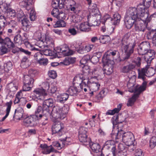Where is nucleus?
I'll use <instances>...</instances> for the list:
<instances>
[{"label": "nucleus", "mask_w": 156, "mask_h": 156, "mask_svg": "<svg viewBox=\"0 0 156 156\" xmlns=\"http://www.w3.org/2000/svg\"><path fill=\"white\" fill-rule=\"evenodd\" d=\"M12 103V101H10L9 102H7L6 103L5 105L7 106L6 109V113L5 115L0 120L1 122L4 121L9 115Z\"/></svg>", "instance_id": "32"}, {"label": "nucleus", "mask_w": 156, "mask_h": 156, "mask_svg": "<svg viewBox=\"0 0 156 156\" xmlns=\"http://www.w3.org/2000/svg\"><path fill=\"white\" fill-rule=\"evenodd\" d=\"M114 142L113 140H110L107 141L104 144V147L107 149L111 148L112 146H114Z\"/></svg>", "instance_id": "52"}, {"label": "nucleus", "mask_w": 156, "mask_h": 156, "mask_svg": "<svg viewBox=\"0 0 156 156\" xmlns=\"http://www.w3.org/2000/svg\"><path fill=\"white\" fill-rule=\"evenodd\" d=\"M123 142L127 146L132 145L135 140L134 136L130 132L124 133L122 136Z\"/></svg>", "instance_id": "9"}, {"label": "nucleus", "mask_w": 156, "mask_h": 156, "mask_svg": "<svg viewBox=\"0 0 156 156\" xmlns=\"http://www.w3.org/2000/svg\"><path fill=\"white\" fill-rule=\"evenodd\" d=\"M48 62V60L47 58H43L42 57L37 62V63L40 65L44 66L47 65Z\"/></svg>", "instance_id": "49"}, {"label": "nucleus", "mask_w": 156, "mask_h": 156, "mask_svg": "<svg viewBox=\"0 0 156 156\" xmlns=\"http://www.w3.org/2000/svg\"><path fill=\"white\" fill-rule=\"evenodd\" d=\"M41 109L42 108L41 106H38L35 112V114L33 115L35 116L38 120L43 118L45 119V121H47L48 118L45 115H42V113L43 112L41 110Z\"/></svg>", "instance_id": "22"}, {"label": "nucleus", "mask_w": 156, "mask_h": 156, "mask_svg": "<svg viewBox=\"0 0 156 156\" xmlns=\"http://www.w3.org/2000/svg\"><path fill=\"white\" fill-rule=\"evenodd\" d=\"M24 122L27 124L31 126H34L36 125V121L37 120V119L33 115L29 116H25L24 118Z\"/></svg>", "instance_id": "18"}, {"label": "nucleus", "mask_w": 156, "mask_h": 156, "mask_svg": "<svg viewBox=\"0 0 156 156\" xmlns=\"http://www.w3.org/2000/svg\"><path fill=\"white\" fill-rule=\"evenodd\" d=\"M78 138L80 142L84 145H87L90 144V140L87 137V135H79Z\"/></svg>", "instance_id": "28"}, {"label": "nucleus", "mask_w": 156, "mask_h": 156, "mask_svg": "<svg viewBox=\"0 0 156 156\" xmlns=\"http://www.w3.org/2000/svg\"><path fill=\"white\" fill-rule=\"evenodd\" d=\"M94 21L93 22L92 24H90L87 22H83L80 23L78 26L76 27L78 30L82 32H88L91 30L90 27L92 26H95L98 25V23L96 21L95 18H93Z\"/></svg>", "instance_id": "7"}, {"label": "nucleus", "mask_w": 156, "mask_h": 156, "mask_svg": "<svg viewBox=\"0 0 156 156\" xmlns=\"http://www.w3.org/2000/svg\"><path fill=\"white\" fill-rule=\"evenodd\" d=\"M68 91L71 96H76L79 93L77 88L74 86H71L69 88Z\"/></svg>", "instance_id": "38"}, {"label": "nucleus", "mask_w": 156, "mask_h": 156, "mask_svg": "<svg viewBox=\"0 0 156 156\" xmlns=\"http://www.w3.org/2000/svg\"><path fill=\"white\" fill-rule=\"evenodd\" d=\"M10 8V6L9 4L3 2L0 7V13L1 12V11L4 12H5L6 13L8 11V10Z\"/></svg>", "instance_id": "40"}, {"label": "nucleus", "mask_w": 156, "mask_h": 156, "mask_svg": "<svg viewBox=\"0 0 156 156\" xmlns=\"http://www.w3.org/2000/svg\"><path fill=\"white\" fill-rule=\"evenodd\" d=\"M83 74H80L76 76L73 79L74 83H77L80 85L83 81V80L88 78V75L89 73V70L87 72L83 71Z\"/></svg>", "instance_id": "12"}, {"label": "nucleus", "mask_w": 156, "mask_h": 156, "mask_svg": "<svg viewBox=\"0 0 156 156\" xmlns=\"http://www.w3.org/2000/svg\"><path fill=\"white\" fill-rule=\"evenodd\" d=\"M40 147L44 149L43 153L45 154H50L54 151V149L51 145L48 146L46 144H41Z\"/></svg>", "instance_id": "27"}, {"label": "nucleus", "mask_w": 156, "mask_h": 156, "mask_svg": "<svg viewBox=\"0 0 156 156\" xmlns=\"http://www.w3.org/2000/svg\"><path fill=\"white\" fill-rule=\"evenodd\" d=\"M23 110L21 108H18L17 109H16L14 114V115L17 116V118L19 120L24 119L25 115L23 114Z\"/></svg>", "instance_id": "25"}, {"label": "nucleus", "mask_w": 156, "mask_h": 156, "mask_svg": "<svg viewBox=\"0 0 156 156\" xmlns=\"http://www.w3.org/2000/svg\"><path fill=\"white\" fill-rule=\"evenodd\" d=\"M43 56V55L40 51H37L34 54V58L37 62L38 60L42 58Z\"/></svg>", "instance_id": "57"}, {"label": "nucleus", "mask_w": 156, "mask_h": 156, "mask_svg": "<svg viewBox=\"0 0 156 156\" xmlns=\"http://www.w3.org/2000/svg\"><path fill=\"white\" fill-rule=\"evenodd\" d=\"M137 21L135 24V30L137 31H142L144 32L147 30V24H146L144 23V21L143 23H140L139 22Z\"/></svg>", "instance_id": "21"}, {"label": "nucleus", "mask_w": 156, "mask_h": 156, "mask_svg": "<svg viewBox=\"0 0 156 156\" xmlns=\"http://www.w3.org/2000/svg\"><path fill=\"white\" fill-rule=\"evenodd\" d=\"M23 84L22 89L23 91H27L31 90L33 85H31L29 84H26L25 83H23Z\"/></svg>", "instance_id": "56"}, {"label": "nucleus", "mask_w": 156, "mask_h": 156, "mask_svg": "<svg viewBox=\"0 0 156 156\" xmlns=\"http://www.w3.org/2000/svg\"><path fill=\"white\" fill-rule=\"evenodd\" d=\"M17 24V23L15 21L12 20L9 23V26L10 28L15 29Z\"/></svg>", "instance_id": "64"}, {"label": "nucleus", "mask_w": 156, "mask_h": 156, "mask_svg": "<svg viewBox=\"0 0 156 156\" xmlns=\"http://www.w3.org/2000/svg\"><path fill=\"white\" fill-rule=\"evenodd\" d=\"M138 7L139 5L137 8L134 7L129 8L126 11V16L142 20V16L144 15L146 11L143 9H139Z\"/></svg>", "instance_id": "3"}, {"label": "nucleus", "mask_w": 156, "mask_h": 156, "mask_svg": "<svg viewBox=\"0 0 156 156\" xmlns=\"http://www.w3.org/2000/svg\"><path fill=\"white\" fill-rule=\"evenodd\" d=\"M89 86H90V90L91 91V93L90 94H93L94 92H95L98 91L100 86V84L98 83L95 82H92L91 83L89 81Z\"/></svg>", "instance_id": "24"}, {"label": "nucleus", "mask_w": 156, "mask_h": 156, "mask_svg": "<svg viewBox=\"0 0 156 156\" xmlns=\"http://www.w3.org/2000/svg\"><path fill=\"white\" fill-rule=\"evenodd\" d=\"M36 18L35 13L33 9H31L30 14L29 18L30 20L31 21H34Z\"/></svg>", "instance_id": "55"}, {"label": "nucleus", "mask_w": 156, "mask_h": 156, "mask_svg": "<svg viewBox=\"0 0 156 156\" xmlns=\"http://www.w3.org/2000/svg\"><path fill=\"white\" fill-rule=\"evenodd\" d=\"M20 5L22 7L25 8L28 11L30 9V3L29 2L28 0H23L20 2Z\"/></svg>", "instance_id": "39"}, {"label": "nucleus", "mask_w": 156, "mask_h": 156, "mask_svg": "<svg viewBox=\"0 0 156 156\" xmlns=\"http://www.w3.org/2000/svg\"><path fill=\"white\" fill-rule=\"evenodd\" d=\"M21 22L22 25L23 27H27L29 26V21L25 17H23V18L21 19Z\"/></svg>", "instance_id": "47"}, {"label": "nucleus", "mask_w": 156, "mask_h": 156, "mask_svg": "<svg viewBox=\"0 0 156 156\" xmlns=\"http://www.w3.org/2000/svg\"><path fill=\"white\" fill-rule=\"evenodd\" d=\"M29 57L26 56L23 57L21 60L20 63L21 66L23 68H26L28 67L30 65L28 58Z\"/></svg>", "instance_id": "31"}, {"label": "nucleus", "mask_w": 156, "mask_h": 156, "mask_svg": "<svg viewBox=\"0 0 156 156\" xmlns=\"http://www.w3.org/2000/svg\"><path fill=\"white\" fill-rule=\"evenodd\" d=\"M69 108V107L67 105H65L62 108L58 106H54L52 112L53 118L57 119H63L68 113Z\"/></svg>", "instance_id": "2"}, {"label": "nucleus", "mask_w": 156, "mask_h": 156, "mask_svg": "<svg viewBox=\"0 0 156 156\" xmlns=\"http://www.w3.org/2000/svg\"><path fill=\"white\" fill-rule=\"evenodd\" d=\"M90 56L89 55H87L84 56L82 59L80 61V63L81 64L80 66L82 67L83 69V71H85V69H87V72L88 70L89 69V68L88 66L85 65V64L89 61H90Z\"/></svg>", "instance_id": "20"}, {"label": "nucleus", "mask_w": 156, "mask_h": 156, "mask_svg": "<svg viewBox=\"0 0 156 156\" xmlns=\"http://www.w3.org/2000/svg\"><path fill=\"white\" fill-rule=\"evenodd\" d=\"M121 18L120 15L118 13H116L113 15L112 18L110 19L113 24L114 25H116L119 23Z\"/></svg>", "instance_id": "30"}, {"label": "nucleus", "mask_w": 156, "mask_h": 156, "mask_svg": "<svg viewBox=\"0 0 156 156\" xmlns=\"http://www.w3.org/2000/svg\"><path fill=\"white\" fill-rule=\"evenodd\" d=\"M4 44L9 48H13L15 47L14 44L11 41V39L8 37L5 38Z\"/></svg>", "instance_id": "37"}, {"label": "nucleus", "mask_w": 156, "mask_h": 156, "mask_svg": "<svg viewBox=\"0 0 156 156\" xmlns=\"http://www.w3.org/2000/svg\"><path fill=\"white\" fill-rule=\"evenodd\" d=\"M58 11V8L54 9L51 12V14L55 17L59 18V14Z\"/></svg>", "instance_id": "59"}, {"label": "nucleus", "mask_w": 156, "mask_h": 156, "mask_svg": "<svg viewBox=\"0 0 156 156\" xmlns=\"http://www.w3.org/2000/svg\"><path fill=\"white\" fill-rule=\"evenodd\" d=\"M140 20L139 19H136L133 18L126 16L124 20L125 26L127 29H130L137 21H139Z\"/></svg>", "instance_id": "15"}, {"label": "nucleus", "mask_w": 156, "mask_h": 156, "mask_svg": "<svg viewBox=\"0 0 156 156\" xmlns=\"http://www.w3.org/2000/svg\"><path fill=\"white\" fill-rule=\"evenodd\" d=\"M49 88V85L48 83L45 84V89L37 88L34 91L36 94V96L37 97L36 101H38L39 100L43 101L44 99V96L46 95L47 94L46 91L49 94H54L57 90V88L55 87H51Z\"/></svg>", "instance_id": "1"}, {"label": "nucleus", "mask_w": 156, "mask_h": 156, "mask_svg": "<svg viewBox=\"0 0 156 156\" xmlns=\"http://www.w3.org/2000/svg\"><path fill=\"white\" fill-rule=\"evenodd\" d=\"M88 129L83 127L80 128L79 131V135H87Z\"/></svg>", "instance_id": "48"}, {"label": "nucleus", "mask_w": 156, "mask_h": 156, "mask_svg": "<svg viewBox=\"0 0 156 156\" xmlns=\"http://www.w3.org/2000/svg\"><path fill=\"white\" fill-rule=\"evenodd\" d=\"M43 103L50 107H51L53 105V101L52 99L50 98L44 100Z\"/></svg>", "instance_id": "53"}, {"label": "nucleus", "mask_w": 156, "mask_h": 156, "mask_svg": "<svg viewBox=\"0 0 156 156\" xmlns=\"http://www.w3.org/2000/svg\"><path fill=\"white\" fill-rule=\"evenodd\" d=\"M37 71L34 69H30L28 71V74L27 75H29L30 77L33 78L35 74L37 73Z\"/></svg>", "instance_id": "62"}, {"label": "nucleus", "mask_w": 156, "mask_h": 156, "mask_svg": "<svg viewBox=\"0 0 156 156\" xmlns=\"http://www.w3.org/2000/svg\"><path fill=\"white\" fill-rule=\"evenodd\" d=\"M155 51L153 50L149 49L146 54H145L144 58L147 64H150L151 62L154 58L155 56Z\"/></svg>", "instance_id": "19"}, {"label": "nucleus", "mask_w": 156, "mask_h": 156, "mask_svg": "<svg viewBox=\"0 0 156 156\" xmlns=\"http://www.w3.org/2000/svg\"><path fill=\"white\" fill-rule=\"evenodd\" d=\"M26 91H23V90H20L19 92H18L16 94L17 97H18L20 99L22 98H24L26 96V94L25 92Z\"/></svg>", "instance_id": "63"}, {"label": "nucleus", "mask_w": 156, "mask_h": 156, "mask_svg": "<svg viewBox=\"0 0 156 156\" xmlns=\"http://www.w3.org/2000/svg\"><path fill=\"white\" fill-rule=\"evenodd\" d=\"M14 40L15 43H19L20 41L21 43H22V41H23L21 35L19 34H17L14 37Z\"/></svg>", "instance_id": "54"}, {"label": "nucleus", "mask_w": 156, "mask_h": 156, "mask_svg": "<svg viewBox=\"0 0 156 156\" xmlns=\"http://www.w3.org/2000/svg\"><path fill=\"white\" fill-rule=\"evenodd\" d=\"M119 117L118 115L114 116L112 119V121L113 126L116 125L118 123H121L122 122L119 121Z\"/></svg>", "instance_id": "60"}, {"label": "nucleus", "mask_w": 156, "mask_h": 156, "mask_svg": "<svg viewBox=\"0 0 156 156\" xmlns=\"http://www.w3.org/2000/svg\"><path fill=\"white\" fill-rule=\"evenodd\" d=\"M152 0H144L143 1L142 3H140L139 5L138 8L139 9H144V11L145 10H147L151 4V2Z\"/></svg>", "instance_id": "26"}, {"label": "nucleus", "mask_w": 156, "mask_h": 156, "mask_svg": "<svg viewBox=\"0 0 156 156\" xmlns=\"http://www.w3.org/2000/svg\"><path fill=\"white\" fill-rule=\"evenodd\" d=\"M156 145V137L152 136L149 142V147L151 149L154 148Z\"/></svg>", "instance_id": "46"}, {"label": "nucleus", "mask_w": 156, "mask_h": 156, "mask_svg": "<svg viewBox=\"0 0 156 156\" xmlns=\"http://www.w3.org/2000/svg\"><path fill=\"white\" fill-rule=\"evenodd\" d=\"M5 14L7 17L11 19L15 17L16 15L15 11L11 8L9 9Z\"/></svg>", "instance_id": "36"}, {"label": "nucleus", "mask_w": 156, "mask_h": 156, "mask_svg": "<svg viewBox=\"0 0 156 156\" xmlns=\"http://www.w3.org/2000/svg\"><path fill=\"white\" fill-rule=\"evenodd\" d=\"M108 36H101L99 37V39L101 43L103 44L106 43L108 40Z\"/></svg>", "instance_id": "51"}, {"label": "nucleus", "mask_w": 156, "mask_h": 156, "mask_svg": "<svg viewBox=\"0 0 156 156\" xmlns=\"http://www.w3.org/2000/svg\"><path fill=\"white\" fill-rule=\"evenodd\" d=\"M150 43L147 41L143 42L138 46V51L140 55H144L150 48Z\"/></svg>", "instance_id": "10"}, {"label": "nucleus", "mask_w": 156, "mask_h": 156, "mask_svg": "<svg viewBox=\"0 0 156 156\" xmlns=\"http://www.w3.org/2000/svg\"><path fill=\"white\" fill-rule=\"evenodd\" d=\"M135 45V42L121 47V50L124 53V56L120 59L121 61H126L131 58V56L134 52Z\"/></svg>", "instance_id": "4"}, {"label": "nucleus", "mask_w": 156, "mask_h": 156, "mask_svg": "<svg viewBox=\"0 0 156 156\" xmlns=\"http://www.w3.org/2000/svg\"><path fill=\"white\" fill-rule=\"evenodd\" d=\"M66 26V23L65 21L63 20H58L53 24L54 27L57 28L61 27H65Z\"/></svg>", "instance_id": "41"}, {"label": "nucleus", "mask_w": 156, "mask_h": 156, "mask_svg": "<svg viewBox=\"0 0 156 156\" xmlns=\"http://www.w3.org/2000/svg\"><path fill=\"white\" fill-rule=\"evenodd\" d=\"M138 88H136L135 89L136 94H134L131 98L128 99L127 103V105L128 106H131L133 105L134 102L136 100L137 98L139 97V95L140 93L144 91L142 90H139Z\"/></svg>", "instance_id": "13"}, {"label": "nucleus", "mask_w": 156, "mask_h": 156, "mask_svg": "<svg viewBox=\"0 0 156 156\" xmlns=\"http://www.w3.org/2000/svg\"><path fill=\"white\" fill-rule=\"evenodd\" d=\"M90 147L93 151L96 153L99 152L100 149L99 144L97 143H92L90 142L89 144Z\"/></svg>", "instance_id": "34"}, {"label": "nucleus", "mask_w": 156, "mask_h": 156, "mask_svg": "<svg viewBox=\"0 0 156 156\" xmlns=\"http://www.w3.org/2000/svg\"><path fill=\"white\" fill-rule=\"evenodd\" d=\"M12 65L11 62H8L5 63L4 65V67L5 70V72H8L12 68Z\"/></svg>", "instance_id": "44"}, {"label": "nucleus", "mask_w": 156, "mask_h": 156, "mask_svg": "<svg viewBox=\"0 0 156 156\" xmlns=\"http://www.w3.org/2000/svg\"><path fill=\"white\" fill-rule=\"evenodd\" d=\"M150 69L149 66H147L145 68H143L141 69H138V77L139 79H141L143 81L141 85L139 87V90H146L148 81L145 76H146V73L147 71L150 70Z\"/></svg>", "instance_id": "5"}, {"label": "nucleus", "mask_w": 156, "mask_h": 156, "mask_svg": "<svg viewBox=\"0 0 156 156\" xmlns=\"http://www.w3.org/2000/svg\"><path fill=\"white\" fill-rule=\"evenodd\" d=\"M34 82L33 78L30 77L29 75H26L24 76L23 83L26 84H29L31 85H33Z\"/></svg>", "instance_id": "35"}, {"label": "nucleus", "mask_w": 156, "mask_h": 156, "mask_svg": "<svg viewBox=\"0 0 156 156\" xmlns=\"http://www.w3.org/2000/svg\"><path fill=\"white\" fill-rule=\"evenodd\" d=\"M50 107L48 105H46V104H44L43 103L42 106L43 113V114H44V112H46V113H45L44 114L47 117L50 115L49 110Z\"/></svg>", "instance_id": "42"}, {"label": "nucleus", "mask_w": 156, "mask_h": 156, "mask_svg": "<svg viewBox=\"0 0 156 156\" xmlns=\"http://www.w3.org/2000/svg\"><path fill=\"white\" fill-rule=\"evenodd\" d=\"M64 125L58 121H55L52 124L51 130L52 134H56L60 136L64 132Z\"/></svg>", "instance_id": "6"}, {"label": "nucleus", "mask_w": 156, "mask_h": 156, "mask_svg": "<svg viewBox=\"0 0 156 156\" xmlns=\"http://www.w3.org/2000/svg\"><path fill=\"white\" fill-rule=\"evenodd\" d=\"M69 97L68 94L64 93L61 94L57 97V100L58 102L63 103L66 101Z\"/></svg>", "instance_id": "29"}, {"label": "nucleus", "mask_w": 156, "mask_h": 156, "mask_svg": "<svg viewBox=\"0 0 156 156\" xmlns=\"http://www.w3.org/2000/svg\"><path fill=\"white\" fill-rule=\"evenodd\" d=\"M144 12V15L142 16V20L147 23L150 22H156V12L149 16V14L147 11Z\"/></svg>", "instance_id": "17"}, {"label": "nucleus", "mask_w": 156, "mask_h": 156, "mask_svg": "<svg viewBox=\"0 0 156 156\" xmlns=\"http://www.w3.org/2000/svg\"><path fill=\"white\" fill-rule=\"evenodd\" d=\"M52 145L54 147H55L58 150H60L63 148V145H61V143L59 142L55 141L53 143Z\"/></svg>", "instance_id": "58"}, {"label": "nucleus", "mask_w": 156, "mask_h": 156, "mask_svg": "<svg viewBox=\"0 0 156 156\" xmlns=\"http://www.w3.org/2000/svg\"><path fill=\"white\" fill-rule=\"evenodd\" d=\"M122 105V104H119L118 105L117 108H115L112 110H108L106 113V115H113L115 113H118L121 109Z\"/></svg>", "instance_id": "33"}, {"label": "nucleus", "mask_w": 156, "mask_h": 156, "mask_svg": "<svg viewBox=\"0 0 156 156\" xmlns=\"http://www.w3.org/2000/svg\"><path fill=\"white\" fill-rule=\"evenodd\" d=\"M66 47V46H65V48H60L59 51H58L57 52H62L65 56L72 55L75 53V51L69 49L67 47Z\"/></svg>", "instance_id": "23"}, {"label": "nucleus", "mask_w": 156, "mask_h": 156, "mask_svg": "<svg viewBox=\"0 0 156 156\" xmlns=\"http://www.w3.org/2000/svg\"><path fill=\"white\" fill-rule=\"evenodd\" d=\"M80 85L82 90H83L84 88H86L87 86L89 87V80L88 78L84 79L83 82Z\"/></svg>", "instance_id": "43"}, {"label": "nucleus", "mask_w": 156, "mask_h": 156, "mask_svg": "<svg viewBox=\"0 0 156 156\" xmlns=\"http://www.w3.org/2000/svg\"><path fill=\"white\" fill-rule=\"evenodd\" d=\"M135 77V76L134 74L131 76L130 77H129V80L127 85L128 87L130 88L133 86L134 83L135 81L134 80Z\"/></svg>", "instance_id": "45"}, {"label": "nucleus", "mask_w": 156, "mask_h": 156, "mask_svg": "<svg viewBox=\"0 0 156 156\" xmlns=\"http://www.w3.org/2000/svg\"><path fill=\"white\" fill-rule=\"evenodd\" d=\"M108 57L109 56L107 55L104 56L102 59L103 63L107 65L105 66V68L103 69L104 73L108 75H110L113 72L112 67L108 66L109 63L111 61V60L108 58Z\"/></svg>", "instance_id": "11"}, {"label": "nucleus", "mask_w": 156, "mask_h": 156, "mask_svg": "<svg viewBox=\"0 0 156 156\" xmlns=\"http://www.w3.org/2000/svg\"><path fill=\"white\" fill-rule=\"evenodd\" d=\"M6 18L5 16H0V25L4 27L6 21Z\"/></svg>", "instance_id": "50"}, {"label": "nucleus", "mask_w": 156, "mask_h": 156, "mask_svg": "<svg viewBox=\"0 0 156 156\" xmlns=\"http://www.w3.org/2000/svg\"><path fill=\"white\" fill-rule=\"evenodd\" d=\"M64 2L66 3V6H69V9L71 11L74 13L76 12L78 10V5L73 0H65Z\"/></svg>", "instance_id": "16"}, {"label": "nucleus", "mask_w": 156, "mask_h": 156, "mask_svg": "<svg viewBox=\"0 0 156 156\" xmlns=\"http://www.w3.org/2000/svg\"><path fill=\"white\" fill-rule=\"evenodd\" d=\"M130 34L127 33L125 34L122 36V39H120L118 42V43L120 42V45L121 47L135 42L134 41H132L130 39Z\"/></svg>", "instance_id": "14"}, {"label": "nucleus", "mask_w": 156, "mask_h": 156, "mask_svg": "<svg viewBox=\"0 0 156 156\" xmlns=\"http://www.w3.org/2000/svg\"><path fill=\"white\" fill-rule=\"evenodd\" d=\"M48 75L50 77L53 79H55L57 76L56 71L52 70L49 71Z\"/></svg>", "instance_id": "61"}, {"label": "nucleus", "mask_w": 156, "mask_h": 156, "mask_svg": "<svg viewBox=\"0 0 156 156\" xmlns=\"http://www.w3.org/2000/svg\"><path fill=\"white\" fill-rule=\"evenodd\" d=\"M38 36V41L42 44H44V46L47 47L53 46L54 41L51 37L46 35H42L41 33L39 34Z\"/></svg>", "instance_id": "8"}]
</instances>
